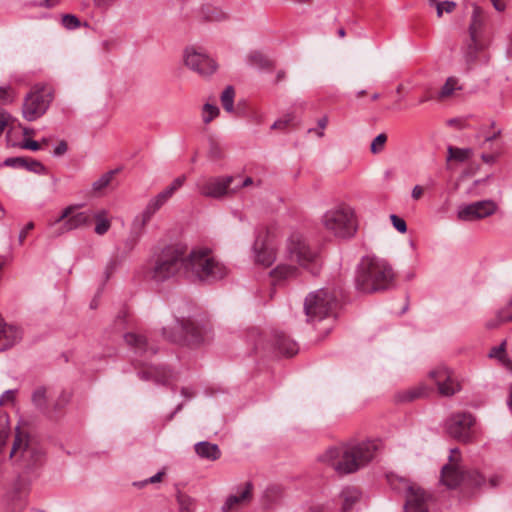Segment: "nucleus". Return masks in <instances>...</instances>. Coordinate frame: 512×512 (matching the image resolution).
Listing matches in <instances>:
<instances>
[{
	"label": "nucleus",
	"mask_w": 512,
	"mask_h": 512,
	"mask_svg": "<svg viewBox=\"0 0 512 512\" xmlns=\"http://www.w3.org/2000/svg\"><path fill=\"white\" fill-rule=\"evenodd\" d=\"M138 376L140 379L145 381L153 380L158 384H167L172 377V373L166 368L149 366L146 369L139 371Z\"/></svg>",
	"instance_id": "b1692460"
},
{
	"label": "nucleus",
	"mask_w": 512,
	"mask_h": 512,
	"mask_svg": "<svg viewBox=\"0 0 512 512\" xmlns=\"http://www.w3.org/2000/svg\"><path fill=\"white\" fill-rule=\"evenodd\" d=\"M96 220L95 233L98 235H104L111 226L110 221L107 218V212L101 210L94 215Z\"/></svg>",
	"instance_id": "f704fd0d"
},
{
	"label": "nucleus",
	"mask_w": 512,
	"mask_h": 512,
	"mask_svg": "<svg viewBox=\"0 0 512 512\" xmlns=\"http://www.w3.org/2000/svg\"><path fill=\"white\" fill-rule=\"evenodd\" d=\"M377 448L373 441L341 443L326 449L319 461L331 466L338 474L347 475L370 463Z\"/></svg>",
	"instance_id": "f257e3e1"
},
{
	"label": "nucleus",
	"mask_w": 512,
	"mask_h": 512,
	"mask_svg": "<svg viewBox=\"0 0 512 512\" xmlns=\"http://www.w3.org/2000/svg\"><path fill=\"white\" fill-rule=\"evenodd\" d=\"M185 181H186V176L181 175V176L175 178L173 180V182L170 184V186L174 189V191H177L178 189H180L183 186Z\"/></svg>",
	"instance_id": "338daca9"
},
{
	"label": "nucleus",
	"mask_w": 512,
	"mask_h": 512,
	"mask_svg": "<svg viewBox=\"0 0 512 512\" xmlns=\"http://www.w3.org/2000/svg\"><path fill=\"white\" fill-rule=\"evenodd\" d=\"M322 224L328 232L342 239L353 237L358 228L355 211L347 204L327 210L322 216Z\"/></svg>",
	"instance_id": "0eeeda50"
},
{
	"label": "nucleus",
	"mask_w": 512,
	"mask_h": 512,
	"mask_svg": "<svg viewBox=\"0 0 512 512\" xmlns=\"http://www.w3.org/2000/svg\"><path fill=\"white\" fill-rule=\"evenodd\" d=\"M16 98L14 90L10 86H0V102L12 103Z\"/></svg>",
	"instance_id": "de8ad7c7"
},
{
	"label": "nucleus",
	"mask_w": 512,
	"mask_h": 512,
	"mask_svg": "<svg viewBox=\"0 0 512 512\" xmlns=\"http://www.w3.org/2000/svg\"><path fill=\"white\" fill-rule=\"evenodd\" d=\"M482 11L474 6L471 23L469 25V40L462 48L463 60L467 70L479 64L488 63L490 56L486 51V44L482 39Z\"/></svg>",
	"instance_id": "423d86ee"
},
{
	"label": "nucleus",
	"mask_w": 512,
	"mask_h": 512,
	"mask_svg": "<svg viewBox=\"0 0 512 512\" xmlns=\"http://www.w3.org/2000/svg\"><path fill=\"white\" fill-rule=\"evenodd\" d=\"M183 60L186 67L201 76H210L216 69L217 64L202 49L193 46L187 47L183 53Z\"/></svg>",
	"instance_id": "dca6fc26"
},
{
	"label": "nucleus",
	"mask_w": 512,
	"mask_h": 512,
	"mask_svg": "<svg viewBox=\"0 0 512 512\" xmlns=\"http://www.w3.org/2000/svg\"><path fill=\"white\" fill-rule=\"evenodd\" d=\"M296 126L298 125L297 117L293 111L284 113L279 119H277L270 128H282L283 126Z\"/></svg>",
	"instance_id": "ea45409f"
},
{
	"label": "nucleus",
	"mask_w": 512,
	"mask_h": 512,
	"mask_svg": "<svg viewBox=\"0 0 512 512\" xmlns=\"http://www.w3.org/2000/svg\"><path fill=\"white\" fill-rule=\"evenodd\" d=\"M253 251L255 262L265 267L270 266L276 259L275 249L268 241V232L262 231L256 236Z\"/></svg>",
	"instance_id": "412c9836"
},
{
	"label": "nucleus",
	"mask_w": 512,
	"mask_h": 512,
	"mask_svg": "<svg viewBox=\"0 0 512 512\" xmlns=\"http://www.w3.org/2000/svg\"><path fill=\"white\" fill-rule=\"evenodd\" d=\"M34 130H7L6 141L9 147H21L23 139L33 135Z\"/></svg>",
	"instance_id": "7c9ffc66"
},
{
	"label": "nucleus",
	"mask_w": 512,
	"mask_h": 512,
	"mask_svg": "<svg viewBox=\"0 0 512 512\" xmlns=\"http://www.w3.org/2000/svg\"><path fill=\"white\" fill-rule=\"evenodd\" d=\"M120 170V168H116L102 174L92 183V192L95 195H102L104 191L111 186L115 176L120 172Z\"/></svg>",
	"instance_id": "cd10ccee"
},
{
	"label": "nucleus",
	"mask_w": 512,
	"mask_h": 512,
	"mask_svg": "<svg viewBox=\"0 0 512 512\" xmlns=\"http://www.w3.org/2000/svg\"><path fill=\"white\" fill-rule=\"evenodd\" d=\"M28 164V159L24 157H11L7 158L4 161L5 166L9 167H24V165Z\"/></svg>",
	"instance_id": "6e6d98bb"
},
{
	"label": "nucleus",
	"mask_w": 512,
	"mask_h": 512,
	"mask_svg": "<svg viewBox=\"0 0 512 512\" xmlns=\"http://www.w3.org/2000/svg\"><path fill=\"white\" fill-rule=\"evenodd\" d=\"M250 61L255 64L259 65L261 67L265 66L267 63V60L264 58V56L261 53L255 52L250 55Z\"/></svg>",
	"instance_id": "680f3d73"
},
{
	"label": "nucleus",
	"mask_w": 512,
	"mask_h": 512,
	"mask_svg": "<svg viewBox=\"0 0 512 512\" xmlns=\"http://www.w3.org/2000/svg\"><path fill=\"white\" fill-rule=\"evenodd\" d=\"M441 481L449 488H455L461 483L479 488L485 483V477L477 471L464 472L460 466L446 464L441 470Z\"/></svg>",
	"instance_id": "ddd939ff"
},
{
	"label": "nucleus",
	"mask_w": 512,
	"mask_h": 512,
	"mask_svg": "<svg viewBox=\"0 0 512 512\" xmlns=\"http://www.w3.org/2000/svg\"><path fill=\"white\" fill-rule=\"evenodd\" d=\"M20 148L36 151L40 148V145L37 141L31 140L29 139V137H25V139H23V144Z\"/></svg>",
	"instance_id": "e2e57ef3"
},
{
	"label": "nucleus",
	"mask_w": 512,
	"mask_h": 512,
	"mask_svg": "<svg viewBox=\"0 0 512 512\" xmlns=\"http://www.w3.org/2000/svg\"><path fill=\"white\" fill-rule=\"evenodd\" d=\"M394 277L392 267L385 260L367 256L357 266L355 286L366 294L384 291L393 286Z\"/></svg>",
	"instance_id": "20e7f679"
},
{
	"label": "nucleus",
	"mask_w": 512,
	"mask_h": 512,
	"mask_svg": "<svg viewBox=\"0 0 512 512\" xmlns=\"http://www.w3.org/2000/svg\"><path fill=\"white\" fill-rule=\"evenodd\" d=\"M456 7V3L453 1H443L437 4L436 12L437 16L440 18L443 16V13H451L454 11Z\"/></svg>",
	"instance_id": "8fccbe9b"
},
{
	"label": "nucleus",
	"mask_w": 512,
	"mask_h": 512,
	"mask_svg": "<svg viewBox=\"0 0 512 512\" xmlns=\"http://www.w3.org/2000/svg\"><path fill=\"white\" fill-rule=\"evenodd\" d=\"M429 377L435 381L438 391L443 396H452L460 390V385L452 377L451 371L439 366L429 372Z\"/></svg>",
	"instance_id": "aec40b11"
},
{
	"label": "nucleus",
	"mask_w": 512,
	"mask_h": 512,
	"mask_svg": "<svg viewBox=\"0 0 512 512\" xmlns=\"http://www.w3.org/2000/svg\"><path fill=\"white\" fill-rule=\"evenodd\" d=\"M9 459L18 471L19 480L30 483L40 476L46 458L42 447L17 428Z\"/></svg>",
	"instance_id": "f03ea898"
},
{
	"label": "nucleus",
	"mask_w": 512,
	"mask_h": 512,
	"mask_svg": "<svg viewBox=\"0 0 512 512\" xmlns=\"http://www.w3.org/2000/svg\"><path fill=\"white\" fill-rule=\"evenodd\" d=\"M336 296L327 289L310 293L304 302L308 320H322L328 317L336 306Z\"/></svg>",
	"instance_id": "9b49d317"
},
{
	"label": "nucleus",
	"mask_w": 512,
	"mask_h": 512,
	"mask_svg": "<svg viewBox=\"0 0 512 512\" xmlns=\"http://www.w3.org/2000/svg\"><path fill=\"white\" fill-rule=\"evenodd\" d=\"M166 192L163 190L153 197L149 202L158 210L170 199Z\"/></svg>",
	"instance_id": "864d4df0"
},
{
	"label": "nucleus",
	"mask_w": 512,
	"mask_h": 512,
	"mask_svg": "<svg viewBox=\"0 0 512 512\" xmlns=\"http://www.w3.org/2000/svg\"><path fill=\"white\" fill-rule=\"evenodd\" d=\"M53 98L54 95L51 87L40 84L34 85L24 99L22 106L23 117L30 122L42 117L49 108Z\"/></svg>",
	"instance_id": "9d476101"
},
{
	"label": "nucleus",
	"mask_w": 512,
	"mask_h": 512,
	"mask_svg": "<svg viewBox=\"0 0 512 512\" xmlns=\"http://www.w3.org/2000/svg\"><path fill=\"white\" fill-rule=\"evenodd\" d=\"M472 150L470 148H457L453 146L448 147V160H457L464 162L470 158Z\"/></svg>",
	"instance_id": "c9c22d12"
},
{
	"label": "nucleus",
	"mask_w": 512,
	"mask_h": 512,
	"mask_svg": "<svg viewBox=\"0 0 512 512\" xmlns=\"http://www.w3.org/2000/svg\"><path fill=\"white\" fill-rule=\"evenodd\" d=\"M157 211L158 209L148 202L143 212L135 219L133 224L134 228H137V231L141 232Z\"/></svg>",
	"instance_id": "72a5a7b5"
},
{
	"label": "nucleus",
	"mask_w": 512,
	"mask_h": 512,
	"mask_svg": "<svg viewBox=\"0 0 512 512\" xmlns=\"http://www.w3.org/2000/svg\"><path fill=\"white\" fill-rule=\"evenodd\" d=\"M208 155L212 160H219L223 157L222 147L217 142H210Z\"/></svg>",
	"instance_id": "603ef678"
},
{
	"label": "nucleus",
	"mask_w": 512,
	"mask_h": 512,
	"mask_svg": "<svg viewBox=\"0 0 512 512\" xmlns=\"http://www.w3.org/2000/svg\"><path fill=\"white\" fill-rule=\"evenodd\" d=\"M506 342H502L499 346L493 347L489 353V357L498 359L503 365L509 367L512 365L505 350Z\"/></svg>",
	"instance_id": "e433bc0d"
},
{
	"label": "nucleus",
	"mask_w": 512,
	"mask_h": 512,
	"mask_svg": "<svg viewBox=\"0 0 512 512\" xmlns=\"http://www.w3.org/2000/svg\"><path fill=\"white\" fill-rule=\"evenodd\" d=\"M9 431V417L6 413L0 412V453L6 445Z\"/></svg>",
	"instance_id": "4c0bfd02"
},
{
	"label": "nucleus",
	"mask_w": 512,
	"mask_h": 512,
	"mask_svg": "<svg viewBox=\"0 0 512 512\" xmlns=\"http://www.w3.org/2000/svg\"><path fill=\"white\" fill-rule=\"evenodd\" d=\"M17 390H6L0 397V406L8 403H13L15 400Z\"/></svg>",
	"instance_id": "bf43d9fd"
},
{
	"label": "nucleus",
	"mask_w": 512,
	"mask_h": 512,
	"mask_svg": "<svg viewBox=\"0 0 512 512\" xmlns=\"http://www.w3.org/2000/svg\"><path fill=\"white\" fill-rule=\"evenodd\" d=\"M475 418L466 412H457L450 415L445 421V431L452 438L468 443L474 434Z\"/></svg>",
	"instance_id": "4468645a"
},
{
	"label": "nucleus",
	"mask_w": 512,
	"mask_h": 512,
	"mask_svg": "<svg viewBox=\"0 0 512 512\" xmlns=\"http://www.w3.org/2000/svg\"><path fill=\"white\" fill-rule=\"evenodd\" d=\"M467 117H454L447 121V124L449 126H458L459 128H468L470 126L469 123H467Z\"/></svg>",
	"instance_id": "052dcab7"
},
{
	"label": "nucleus",
	"mask_w": 512,
	"mask_h": 512,
	"mask_svg": "<svg viewBox=\"0 0 512 512\" xmlns=\"http://www.w3.org/2000/svg\"><path fill=\"white\" fill-rule=\"evenodd\" d=\"M162 335L173 343L199 345L207 339L208 332L189 319L176 318L174 327L172 329L164 327Z\"/></svg>",
	"instance_id": "1a4fd4ad"
},
{
	"label": "nucleus",
	"mask_w": 512,
	"mask_h": 512,
	"mask_svg": "<svg viewBox=\"0 0 512 512\" xmlns=\"http://www.w3.org/2000/svg\"><path fill=\"white\" fill-rule=\"evenodd\" d=\"M428 394V388L424 384H419L414 387L407 388L399 391L396 394V400L400 403L412 402L416 399L425 397Z\"/></svg>",
	"instance_id": "a878e982"
},
{
	"label": "nucleus",
	"mask_w": 512,
	"mask_h": 512,
	"mask_svg": "<svg viewBox=\"0 0 512 512\" xmlns=\"http://www.w3.org/2000/svg\"><path fill=\"white\" fill-rule=\"evenodd\" d=\"M388 481L392 489L398 492H405L404 512H429L432 497L428 492L397 476H389Z\"/></svg>",
	"instance_id": "6e6552de"
},
{
	"label": "nucleus",
	"mask_w": 512,
	"mask_h": 512,
	"mask_svg": "<svg viewBox=\"0 0 512 512\" xmlns=\"http://www.w3.org/2000/svg\"><path fill=\"white\" fill-rule=\"evenodd\" d=\"M32 402L39 410L46 412L47 410V399L46 389L44 387H38L32 394Z\"/></svg>",
	"instance_id": "58836bf2"
},
{
	"label": "nucleus",
	"mask_w": 512,
	"mask_h": 512,
	"mask_svg": "<svg viewBox=\"0 0 512 512\" xmlns=\"http://www.w3.org/2000/svg\"><path fill=\"white\" fill-rule=\"evenodd\" d=\"M228 274L227 267L207 247H195L184 255V275L192 281L214 283Z\"/></svg>",
	"instance_id": "7ed1b4c3"
},
{
	"label": "nucleus",
	"mask_w": 512,
	"mask_h": 512,
	"mask_svg": "<svg viewBox=\"0 0 512 512\" xmlns=\"http://www.w3.org/2000/svg\"><path fill=\"white\" fill-rule=\"evenodd\" d=\"M500 321H512V300L505 309L498 311Z\"/></svg>",
	"instance_id": "13d9d810"
},
{
	"label": "nucleus",
	"mask_w": 512,
	"mask_h": 512,
	"mask_svg": "<svg viewBox=\"0 0 512 512\" xmlns=\"http://www.w3.org/2000/svg\"><path fill=\"white\" fill-rule=\"evenodd\" d=\"M124 340L133 350L136 356L134 361L139 366H148V360L158 351V347L143 334L129 332L124 335Z\"/></svg>",
	"instance_id": "f3484780"
},
{
	"label": "nucleus",
	"mask_w": 512,
	"mask_h": 512,
	"mask_svg": "<svg viewBox=\"0 0 512 512\" xmlns=\"http://www.w3.org/2000/svg\"><path fill=\"white\" fill-rule=\"evenodd\" d=\"M298 270L296 267L291 265H278L274 270L271 271V276L277 281L294 278L297 276Z\"/></svg>",
	"instance_id": "2f4dec72"
},
{
	"label": "nucleus",
	"mask_w": 512,
	"mask_h": 512,
	"mask_svg": "<svg viewBox=\"0 0 512 512\" xmlns=\"http://www.w3.org/2000/svg\"><path fill=\"white\" fill-rule=\"evenodd\" d=\"M185 181H186V176L181 175V176L175 178L173 180V182L170 184V186L174 189V191H177L178 189H180L183 186Z\"/></svg>",
	"instance_id": "774afa93"
},
{
	"label": "nucleus",
	"mask_w": 512,
	"mask_h": 512,
	"mask_svg": "<svg viewBox=\"0 0 512 512\" xmlns=\"http://www.w3.org/2000/svg\"><path fill=\"white\" fill-rule=\"evenodd\" d=\"M180 512H192L194 501L185 494H179L177 497Z\"/></svg>",
	"instance_id": "a18cd8bd"
},
{
	"label": "nucleus",
	"mask_w": 512,
	"mask_h": 512,
	"mask_svg": "<svg viewBox=\"0 0 512 512\" xmlns=\"http://www.w3.org/2000/svg\"><path fill=\"white\" fill-rule=\"evenodd\" d=\"M157 211L158 209L148 202L143 212L135 219L133 224L134 228H137V231L141 232Z\"/></svg>",
	"instance_id": "473e14b6"
},
{
	"label": "nucleus",
	"mask_w": 512,
	"mask_h": 512,
	"mask_svg": "<svg viewBox=\"0 0 512 512\" xmlns=\"http://www.w3.org/2000/svg\"><path fill=\"white\" fill-rule=\"evenodd\" d=\"M274 345L276 349L287 356H293L298 351V345L284 333H275Z\"/></svg>",
	"instance_id": "bb28decb"
},
{
	"label": "nucleus",
	"mask_w": 512,
	"mask_h": 512,
	"mask_svg": "<svg viewBox=\"0 0 512 512\" xmlns=\"http://www.w3.org/2000/svg\"><path fill=\"white\" fill-rule=\"evenodd\" d=\"M23 168L37 174H46V167L37 160L28 159V164L24 165Z\"/></svg>",
	"instance_id": "3c124183"
},
{
	"label": "nucleus",
	"mask_w": 512,
	"mask_h": 512,
	"mask_svg": "<svg viewBox=\"0 0 512 512\" xmlns=\"http://www.w3.org/2000/svg\"><path fill=\"white\" fill-rule=\"evenodd\" d=\"M497 205L492 200L476 201L458 208L457 217L462 221H474L486 218L496 212Z\"/></svg>",
	"instance_id": "a211bd4d"
},
{
	"label": "nucleus",
	"mask_w": 512,
	"mask_h": 512,
	"mask_svg": "<svg viewBox=\"0 0 512 512\" xmlns=\"http://www.w3.org/2000/svg\"><path fill=\"white\" fill-rule=\"evenodd\" d=\"M219 114V108L206 103L202 108V119L205 124L210 123Z\"/></svg>",
	"instance_id": "79ce46f5"
},
{
	"label": "nucleus",
	"mask_w": 512,
	"mask_h": 512,
	"mask_svg": "<svg viewBox=\"0 0 512 512\" xmlns=\"http://www.w3.org/2000/svg\"><path fill=\"white\" fill-rule=\"evenodd\" d=\"M253 484L246 482L243 487L238 488L237 494L229 495L221 507L222 512H231L240 506L250 502L252 499Z\"/></svg>",
	"instance_id": "4be33fe9"
},
{
	"label": "nucleus",
	"mask_w": 512,
	"mask_h": 512,
	"mask_svg": "<svg viewBox=\"0 0 512 512\" xmlns=\"http://www.w3.org/2000/svg\"><path fill=\"white\" fill-rule=\"evenodd\" d=\"M165 472L164 471H160L158 472L157 474H155L154 476L148 478V479H145L143 481H139V482H134L133 485L138 487V488H142L144 487L145 485L147 484H154V483H158L162 480V477L164 476Z\"/></svg>",
	"instance_id": "5fc2aeb1"
},
{
	"label": "nucleus",
	"mask_w": 512,
	"mask_h": 512,
	"mask_svg": "<svg viewBox=\"0 0 512 512\" xmlns=\"http://www.w3.org/2000/svg\"><path fill=\"white\" fill-rule=\"evenodd\" d=\"M387 141V135L385 133H380L378 136L374 138L371 143L370 149L371 152L376 154L383 150L384 145Z\"/></svg>",
	"instance_id": "09e8293b"
},
{
	"label": "nucleus",
	"mask_w": 512,
	"mask_h": 512,
	"mask_svg": "<svg viewBox=\"0 0 512 512\" xmlns=\"http://www.w3.org/2000/svg\"><path fill=\"white\" fill-rule=\"evenodd\" d=\"M21 339V331L0 319V352L14 346Z\"/></svg>",
	"instance_id": "5701e85b"
},
{
	"label": "nucleus",
	"mask_w": 512,
	"mask_h": 512,
	"mask_svg": "<svg viewBox=\"0 0 512 512\" xmlns=\"http://www.w3.org/2000/svg\"><path fill=\"white\" fill-rule=\"evenodd\" d=\"M287 253L292 261H296L299 265L306 267L315 259V253L305 242L300 234H292L287 243Z\"/></svg>",
	"instance_id": "6ab92c4d"
},
{
	"label": "nucleus",
	"mask_w": 512,
	"mask_h": 512,
	"mask_svg": "<svg viewBox=\"0 0 512 512\" xmlns=\"http://www.w3.org/2000/svg\"><path fill=\"white\" fill-rule=\"evenodd\" d=\"M184 254V249L178 245L164 247L149 263L147 276L156 283H163L181 271L184 273Z\"/></svg>",
	"instance_id": "39448f33"
},
{
	"label": "nucleus",
	"mask_w": 512,
	"mask_h": 512,
	"mask_svg": "<svg viewBox=\"0 0 512 512\" xmlns=\"http://www.w3.org/2000/svg\"><path fill=\"white\" fill-rule=\"evenodd\" d=\"M235 91L232 86H227L221 94V103L227 112L233 111Z\"/></svg>",
	"instance_id": "a19ab883"
},
{
	"label": "nucleus",
	"mask_w": 512,
	"mask_h": 512,
	"mask_svg": "<svg viewBox=\"0 0 512 512\" xmlns=\"http://www.w3.org/2000/svg\"><path fill=\"white\" fill-rule=\"evenodd\" d=\"M194 448L196 454L202 459L216 461L221 457V451L217 444L208 441H201L196 443Z\"/></svg>",
	"instance_id": "393cba45"
},
{
	"label": "nucleus",
	"mask_w": 512,
	"mask_h": 512,
	"mask_svg": "<svg viewBox=\"0 0 512 512\" xmlns=\"http://www.w3.org/2000/svg\"><path fill=\"white\" fill-rule=\"evenodd\" d=\"M391 222L394 226V228L399 231L400 233H405L407 231V225L406 222L400 218L399 216L392 214L390 216Z\"/></svg>",
	"instance_id": "4d7b16f0"
},
{
	"label": "nucleus",
	"mask_w": 512,
	"mask_h": 512,
	"mask_svg": "<svg viewBox=\"0 0 512 512\" xmlns=\"http://www.w3.org/2000/svg\"><path fill=\"white\" fill-rule=\"evenodd\" d=\"M62 25L68 30H74L80 27L81 23L78 17L73 14H65L62 16Z\"/></svg>",
	"instance_id": "49530a36"
},
{
	"label": "nucleus",
	"mask_w": 512,
	"mask_h": 512,
	"mask_svg": "<svg viewBox=\"0 0 512 512\" xmlns=\"http://www.w3.org/2000/svg\"><path fill=\"white\" fill-rule=\"evenodd\" d=\"M92 215L88 211H77L76 206L66 207L61 214L51 223L52 227L59 225L56 228L54 235L60 236L66 232L86 227L90 225Z\"/></svg>",
	"instance_id": "f8f14e48"
},
{
	"label": "nucleus",
	"mask_w": 512,
	"mask_h": 512,
	"mask_svg": "<svg viewBox=\"0 0 512 512\" xmlns=\"http://www.w3.org/2000/svg\"><path fill=\"white\" fill-rule=\"evenodd\" d=\"M70 401V395L63 393L55 403V409L63 408Z\"/></svg>",
	"instance_id": "69168bd1"
},
{
	"label": "nucleus",
	"mask_w": 512,
	"mask_h": 512,
	"mask_svg": "<svg viewBox=\"0 0 512 512\" xmlns=\"http://www.w3.org/2000/svg\"><path fill=\"white\" fill-rule=\"evenodd\" d=\"M204 17L209 21H222L227 18V15L222 10L217 8L207 7L206 10H203Z\"/></svg>",
	"instance_id": "c03bdc74"
},
{
	"label": "nucleus",
	"mask_w": 512,
	"mask_h": 512,
	"mask_svg": "<svg viewBox=\"0 0 512 512\" xmlns=\"http://www.w3.org/2000/svg\"><path fill=\"white\" fill-rule=\"evenodd\" d=\"M18 120L0 107V128H16Z\"/></svg>",
	"instance_id": "37998d69"
},
{
	"label": "nucleus",
	"mask_w": 512,
	"mask_h": 512,
	"mask_svg": "<svg viewBox=\"0 0 512 512\" xmlns=\"http://www.w3.org/2000/svg\"><path fill=\"white\" fill-rule=\"evenodd\" d=\"M458 90H462L461 85H459V80L455 77H449L436 93V99L441 101L450 98L454 95V92Z\"/></svg>",
	"instance_id": "c756f323"
},
{
	"label": "nucleus",
	"mask_w": 512,
	"mask_h": 512,
	"mask_svg": "<svg viewBox=\"0 0 512 512\" xmlns=\"http://www.w3.org/2000/svg\"><path fill=\"white\" fill-rule=\"evenodd\" d=\"M117 265H118V262H117L116 259H111L107 263V265L105 267V271H104L106 279H108L113 274V272L115 271Z\"/></svg>",
	"instance_id": "0e129e2a"
},
{
	"label": "nucleus",
	"mask_w": 512,
	"mask_h": 512,
	"mask_svg": "<svg viewBox=\"0 0 512 512\" xmlns=\"http://www.w3.org/2000/svg\"><path fill=\"white\" fill-rule=\"evenodd\" d=\"M360 492L355 487H346L341 492L342 502V512H350L353 508V505L357 503L360 499Z\"/></svg>",
	"instance_id": "c85d7f7f"
},
{
	"label": "nucleus",
	"mask_w": 512,
	"mask_h": 512,
	"mask_svg": "<svg viewBox=\"0 0 512 512\" xmlns=\"http://www.w3.org/2000/svg\"><path fill=\"white\" fill-rule=\"evenodd\" d=\"M234 179V176L202 177L196 182V189L204 197L221 199L235 193L230 187Z\"/></svg>",
	"instance_id": "2eb2a0df"
}]
</instances>
